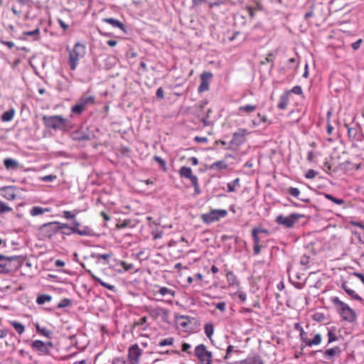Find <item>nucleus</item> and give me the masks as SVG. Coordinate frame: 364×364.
I'll return each instance as SVG.
<instances>
[{
  "instance_id": "f257e3e1",
  "label": "nucleus",
  "mask_w": 364,
  "mask_h": 364,
  "mask_svg": "<svg viewBox=\"0 0 364 364\" xmlns=\"http://www.w3.org/2000/svg\"><path fill=\"white\" fill-rule=\"evenodd\" d=\"M63 228L59 223L53 222L46 223L39 228V232L41 237L44 238H50Z\"/></svg>"
},
{
  "instance_id": "f03ea898",
  "label": "nucleus",
  "mask_w": 364,
  "mask_h": 364,
  "mask_svg": "<svg viewBox=\"0 0 364 364\" xmlns=\"http://www.w3.org/2000/svg\"><path fill=\"white\" fill-rule=\"evenodd\" d=\"M334 303L337 305L339 314L342 318L347 321H353L355 318L354 311L345 303L338 299L334 300Z\"/></svg>"
},
{
  "instance_id": "7ed1b4c3",
  "label": "nucleus",
  "mask_w": 364,
  "mask_h": 364,
  "mask_svg": "<svg viewBox=\"0 0 364 364\" xmlns=\"http://www.w3.org/2000/svg\"><path fill=\"white\" fill-rule=\"evenodd\" d=\"M247 134V131L245 129H240L235 132L229 144V146L227 149L232 150L237 149L240 145L245 142Z\"/></svg>"
},
{
  "instance_id": "20e7f679",
  "label": "nucleus",
  "mask_w": 364,
  "mask_h": 364,
  "mask_svg": "<svg viewBox=\"0 0 364 364\" xmlns=\"http://www.w3.org/2000/svg\"><path fill=\"white\" fill-rule=\"evenodd\" d=\"M227 215L228 212L226 210L215 209L208 213L202 214L200 218L205 223L209 224L225 218Z\"/></svg>"
},
{
  "instance_id": "39448f33",
  "label": "nucleus",
  "mask_w": 364,
  "mask_h": 364,
  "mask_svg": "<svg viewBox=\"0 0 364 364\" xmlns=\"http://www.w3.org/2000/svg\"><path fill=\"white\" fill-rule=\"evenodd\" d=\"M70 55V63L72 70H75L77 61L82 58L85 53L84 47H71L68 49Z\"/></svg>"
},
{
  "instance_id": "423d86ee",
  "label": "nucleus",
  "mask_w": 364,
  "mask_h": 364,
  "mask_svg": "<svg viewBox=\"0 0 364 364\" xmlns=\"http://www.w3.org/2000/svg\"><path fill=\"white\" fill-rule=\"evenodd\" d=\"M195 355L203 364H212V353L207 350L203 344L196 347Z\"/></svg>"
},
{
  "instance_id": "0eeeda50",
  "label": "nucleus",
  "mask_w": 364,
  "mask_h": 364,
  "mask_svg": "<svg viewBox=\"0 0 364 364\" xmlns=\"http://www.w3.org/2000/svg\"><path fill=\"white\" fill-rule=\"evenodd\" d=\"M303 218V215L299 213H292L289 216L278 215L276 222L279 225H284L286 228H291L295 223L300 218Z\"/></svg>"
},
{
  "instance_id": "6e6552de",
  "label": "nucleus",
  "mask_w": 364,
  "mask_h": 364,
  "mask_svg": "<svg viewBox=\"0 0 364 364\" xmlns=\"http://www.w3.org/2000/svg\"><path fill=\"white\" fill-rule=\"evenodd\" d=\"M95 103V98L92 96L82 97L78 102L72 107L71 112L74 114H80L90 105Z\"/></svg>"
},
{
  "instance_id": "1a4fd4ad",
  "label": "nucleus",
  "mask_w": 364,
  "mask_h": 364,
  "mask_svg": "<svg viewBox=\"0 0 364 364\" xmlns=\"http://www.w3.org/2000/svg\"><path fill=\"white\" fill-rule=\"evenodd\" d=\"M46 124L53 129H63L66 126V120L61 116L44 117Z\"/></svg>"
},
{
  "instance_id": "9d476101",
  "label": "nucleus",
  "mask_w": 364,
  "mask_h": 364,
  "mask_svg": "<svg viewBox=\"0 0 364 364\" xmlns=\"http://www.w3.org/2000/svg\"><path fill=\"white\" fill-rule=\"evenodd\" d=\"M31 347L33 350L39 352L43 355H48L53 348V343L51 341L43 342L39 340H36L32 342Z\"/></svg>"
},
{
  "instance_id": "9b49d317",
  "label": "nucleus",
  "mask_w": 364,
  "mask_h": 364,
  "mask_svg": "<svg viewBox=\"0 0 364 364\" xmlns=\"http://www.w3.org/2000/svg\"><path fill=\"white\" fill-rule=\"evenodd\" d=\"M142 350L137 344L132 345L128 350V360L130 364H139Z\"/></svg>"
},
{
  "instance_id": "f8f14e48",
  "label": "nucleus",
  "mask_w": 364,
  "mask_h": 364,
  "mask_svg": "<svg viewBox=\"0 0 364 364\" xmlns=\"http://www.w3.org/2000/svg\"><path fill=\"white\" fill-rule=\"evenodd\" d=\"M213 77V74L210 72H205L200 75L201 83L198 87L200 92L207 91L209 89V82Z\"/></svg>"
},
{
  "instance_id": "ddd939ff",
  "label": "nucleus",
  "mask_w": 364,
  "mask_h": 364,
  "mask_svg": "<svg viewBox=\"0 0 364 364\" xmlns=\"http://www.w3.org/2000/svg\"><path fill=\"white\" fill-rule=\"evenodd\" d=\"M1 196L8 200H14L16 198V188L14 186L1 188Z\"/></svg>"
},
{
  "instance_id": "4468645a",
  "label": "nucleus",
  "mask_w": 364,
  "mask_h": 364,
  "mask_svg": "<svg viewBox=\"0 0 364 364\" xmlns=\"http://www.w3.org/2000/svg\"><path fill=\"white\" fill-rule=\"evenodd\" d=\"M181 177H184L191 180V183H196L198 178L193 174L192 169L190 167L183 166L179 171Z\"/></svg>"
},
{
  "instance_id": "2eb2a0df",
  "label": "nucleus",
  "mask_w": 364,
  "mask_h": 364,
  "mask_svg": "<svg viewBox=\"0 0 364 364\" xmlns=\"http://www.w3.org/2000/svg\"><path fill=\"white\" fill-rule=\"evenodd\" d=\"M15 259V257H5L0 255V267L5 272H9L11 269V262Z\"/></svg>"
},
{
  "instance_id": "dca6fc26",
  "label": "nucleus",
  "mask_w": 364,
  "mask_h": 364,
  "mask_svg": "<svg viewBox=\"0 0 364 364\" xmlns=\"http://www.w3.org/2000/svg\"><path fill=\"white\" fill-rule=\"evenodd\" d=\"M74 226L71 228V230L73 232L77 233L80 235H91L92 230L88 226L84 227L82 229H80V223L75 220L73 222Z\"/></svg>"
},
{
  "instance_id": "f3484780",
  "label": "nucleus",
  "mask_w": 364,
  "mask_h": 364,
  "mask_svg": "<svg viewBox=\"0 0 364 364\" xmlns=\"http://www.w3.org/2000/svg\"><path fill=\"white\" fill-rule=\"evenodd\" d=\"M301 336L302 337L303 341L305 343L306 346L311 347L313 346H318L321 343L322 338L321 336L319 333L316 334L313 339L310 340L306 338H305L303 336V333H301Z\"/></svg>"
},
{
  "instance_id": "a211bd4d",
  "label": "nucleus",
  "mask_w": 364,
  "mask_h": 364,
  "mask_svg": "<svg viewBox=\"0 0 364 364\" xmlns=\"http://www.w3.org/2000/svg\"><path fill=\"white\" fill-rule=\"evenodd\" d=\"M190 323L191 321L187 316H178L176 317V323L178 328L185 330Z\"/></svg>"
},
{
  "instance_id": "6ab92c4d",
  "label": "nucleus",
  "mask_w": 364,
  "mask_h": 364,
  "mask_svg": "<svg viewBox=\"0 0 364 364\" xmlns=\"http://www.w3.org/2000/svg\"><path fill=\"white\" fill-rule=\"evenodd\" d=\"M342 288L353 299L362 301L361 297L356 293L355 290L350 289L346 282H343L342 284Z\"/></svg>"
},
{
  "instance_id": "aec40b11",
  "label": "nucleus",
  "mask_w": 364,
  "mask_h": 364,
  "mask_svg": "<svg viewBox=\"0 0 364 364\" xmlns=\"http://www.w3.org/2000/svg\"><path fill=\"white\" fill-rule=\"evenodd\" d=\"M102 22L108 23L111 25L113 28H117L121 30H124V24L119 21V20L112 18H102Z\"/></svg>"
},
{
  "instance_id": "412c9836",
  "label": "nucleus",
  "mask_w": 364,
  "mask_h": 364,
  "mask_svg": "<svg viewBox=\"0 0 364 364\" xmlns=\"http://www.w3.org/2000/svg\"><path fill=\"white\" fill-rule=\"evenodd\" d=\"M226 277L229 286L235 289H237L239 287V281L237 280V277L232 272L227 273Z\"/></svg>"
},
{
  "instance_id": "4be33fe9",
  "label": "nucleus",
  "mask_w": 364,
  "mask_h": 364,
  "mask_svg": "<svg viewBox=\"0 0 364 364\" xmlns=\"http://www.w3.org/2000/svg\"><path fill=\"white\" fill-rule=\"evenodd\" d=\"M49 211L50 210L48 208H43L40 206H34L31 209L30 213L33 217H36Z\"/></svg>"
},
{
  "instance_id": "5701e85b",
  "label": "nucleus",
  "mask_w": 364,
  "mask_h": 364,
  "mask_svg": "<svg viewBox=\"0 0 364 364\" xmlns=\"http://www.w3.org/2000/svg\"><path fill=\"white\" fill-rule=\"evenodd\" d=\"M4 166L7 169H16L18 166V162L12 159H5L4 161Z\"/></svg>"
},
{
  "instance_id": "b1692460",
  "label": "nucleus",
  "mask_w": 364,
  "mask_h": 364,
  "mask_svg": "<svg viewBox=\"0 0 364 364\" xmlns=\"http://www.w3.org/2000/svg\"><path fill=\"white\" fill-rule=\"evenodd\" d=\"M14 114H15V112H14V109H13L5 112L1 115L2 121H4V122H10V121H11L13 119L14 117Z\"/></svg>"
},
{
  "instance_id": "393cba45",
  "label": "nucleus",
  "mask_w": 364,
  "mask_h": 364,
  "mask_svg": "<svg viewBox=\"0 0 364 364\" xmlns=\"http://www.w3.org/2000/svg\"><path fill=\"white\" fill-rule=\"evenodd\" d=\"M257 107L252 105H246L238 108L240 112L251 113L256 110Z\"/></svg>"
},
{
  "instance_id": "a878e982",
  "label": "nucleus",
  "mask_w": 364,
  "mask_h": 364,
  "mask_svg": "<svg viewBox=\"0 0 364 364\" xmlns=\"http://www.w3.org/2000/svg\"><path fill=\"white\" fill-rule=\"evenodd\" d=\"M289 103V97L287 95H284L281 96L279 102L278 104V107L280 109H284L287 108Z\"/></svg>"
},
{
  "instance_id": "bb28decb",
  "label": "nucleus",
  "mask_w": 364,
  "mask_h": 364,
  "mask_svg": "<svg viewBox=\"0 0 364 364\" xmlns=\"http://www.w3.org/2000/svg\"><path fill=\"white\" fill-rule=\"evenodd\" d=\"M204 330H205V335L207 336V337L209 339H211L212 336L213 335V333H214L213 325L210 323H206L204 326Z\"/></svg>"
},
{
  "instance_id": "cd10ccee",
  "label": "nucleus",
  "mask_w": 364,
  "mask_h": 364,
  "mask_svg": "<svg viewBox=\"0 0 364 364\" xmlns=\"http://www.w3.org/2000/svg\"><path fill=\"white\" fill-rule=\"evenodd\" d=\"M10 323L19 334H22L24 332L25 327L21 323L17 321H11Z\"/></svg>"
},
{
  "instance_id": "c85d7f7f",
  "label": "nucleus",
  "mask_w": 364,
  "mask_h": 364,
  "mask_svg": "<svg viewBox=\"0 0 364 364\" xmlns=\"http://www.w3.org/2000/svg\"><path fill=\"white\" fill-rule=\"evenodd\" d=\"M324 197L326 199H328L338 205H343L344 203V200L343 199L336 198L330 194L325 193Z\"/></svg>"
},
{
  "instance_id": "c756f323",
  "label": "nucleus",
  "mask_w": 364,
  "mask_h": 364,
  "mask_svg": "<svg viewBox=\"0 0 364 364\" xmlns=\"http://www.w3.org/2000/svg\"><path fill=\"white\" fill-rule=\"evenodd\" d=\"M51 296L49 295H40L38 296L36 299V302L38 304H43L46 302L50 301L51 300Z\"/></svg>"
},
{
  "instance_id": "7c9ffc66",
  "label": "nucleus",
  "mask_w": 364,
  "mask_h": 364,
  "mask_svg": "<svg viewBox=\"0 0 364 364\" xmlns=\"http://www.w3.org/2000/svg\"><path fill=\"white\" fill-rule=\"evenodd\" d=\"M159 292L162 296L171 295L174 296L175 295V292L173 290L168 289L167 287H161L159 290Z\"/></svg>"
},
{
  "instance_id": "2f4dec72",
  "label": "nucleus",
  "mask_w": 364,
  "mask_h": 364,
  "mask_svg": "<svg viewBox=\"0 0 364 364\" xmlns=\"http://www.w3.org/2000/svg\"><path fill=\"white\" fill-rule=\"evenodd\" d=\"M340 353V348L335 347L326 350L325 354L329 357H333Z\"/></svg>"
},
{
  "instance_id": "473e14b6",
  "label": "nucleus",
  "mask_w": 364,
  "mask_h": 364,
  "mask_svg": "<svg viewBox=\"0 0 364 364\" xmlns=\"http://www.w3.org/2000/svg\"><path fill=\"white\" fill-rule=\"evenodd\" d=\"M36 329L39 333L43 335L44 336L47 337V338H50L52 334L50 331H49L45 328H41L38 326H36Z\"/></svg>"
},
{
  "instance_id": "72a5a7b5",
  "label": "nucleus",
  "mask_w": 364,
  "mask_h": 364,
  "mask_svg": "<svg viewBox=\"0 0 364 364\" xmlns=\"http://www.w3.org/2000/svg\"><path fill=\"white\" fill-rule=\"evenodd\" d=\"M12 208L6 205L5 203L0 201V214L11 212Z\"/></svg>"
},
{
  "instance_id": "f704fd0d",
  "label": "nucleus",
  "mask_w": 364,
  "mask_h": 364,
  "mask_svg": "<svg viewBox=\"0 0 364 364\" xmlns=\"http://www.w3.org/2000/svg\"><path fill=\"white\" fill-rule=\"evenodd\" d=\"M348 129V135L350 139L352 140H354L356 138L357 136V130L355 128L349 127L348 126H346Z\"/></svg>"
},
{
  "instance_id": "c9c22d12",
  "label": "nucleus",
  "mask_w": 364,
  "mask_h": 364,
  "mask_svg": "<svg viewBox=\"0 0 364 364\" xmlns=\"http://www.w3.org/2000/svg\"><path fill=\"white\" fill-rule=\"evenodd\" d=\"M174 339L173 338H168L161 341L159 343V346H172L173 344Z\"/></svg>"
},
{
  "instance_id": "e433bc0d",
  "label": "nucleus",
  "mask_w": 364,
  "mask_h": 364,
  "mask_svg": "<svg viewBox=\"0 0 364 364\" xmlns=\"http://www.w3.org/2000/svg\"><path fill=\"white\" fill-rule=\"evenodd\" d=\"M95 279H96L102 286L107 288L109 290H112V291H114L115 289V287L114 285H112V284H107L105 282H103L101 279L100 278H97V277H94Z\"/></svg>"
},
{
  "instance_id": "4c0bfd02",
  "label": "nucleus",
  "mask_w": 364,
  "mask_h": 364,
  "mask_svg": "<svg viewBox=\"0 0 364 364\" xmlns=\"http://www.w3.org/2000/svg\"><path fill=\"white\" fill-rule=\"evenodd\" d=\"M229 2V0H213L210 3V7L219 6Z\"/></svg>"
},
{
  "instance_id": "58836bf2",
  "label": "nucleus",
  "mask_w": 364,
  "mask_h": 364,
  "mask_svg": "<svg viewBox=\"0 0 364 364\" xmlns=\"http://www.w3.org/2000/svg\"><path fill=\"white\" fill-rule=\"evenodd\" d=\"M39 33H40V30L38 28H36L32 31L25 32L24 35L28 36H32V37H33L34 39H37L38 38Z\"/></svg>"
},
{
  "instance_id": "ea45409f",
  "label": "nucleus",
  "mask_w": 364,
  "mask_h": 364,
  "mask_svg": "<svg viewBox=\"0 0 364 364\" xmlns=\"http://www.w3.org/2000/svg\"><path fill=\"white\" fill-rule=\"evenodd\" d=\"M227 167V165L223 161H218L214 164H213L210 166L211 168H225Z\"/></svg>"
},
{
  "instance_id": "a19ab883",
  "label": "nucleus",
  "mask_w": 364,
  "mask_h": 364,
  "mask_svg": "<svg viewBox=\"0 0 364 364\" xmlns=\"http://www.w3.org/2000/svg\"><path fill=\"white\" fill-rule=\"evenodd\" d=\"M253 233H254L255 240V247H254V250H255L256 254H258L260 252V247L259 245V239H258L257 236L256 235V231L255 230L253 231Z\"/></svg>"
},
{
  "instance_id": "79ce46f5",
  "label": "nucleus",
  "mask_w": 364,
  "mask_h": 364,
  "mask_svg": "<svg viewBox=\"0 0 364 364\" xmlns=\"http://www.w3.org/2000/svg\"><path fill=\"white\" fill-rule=\"evenodd\" d=\"M288 193L291 195L292 196H294V197H299V194H300V191L298 188H289L288 189Z\"/></svg>"
},
{
  "instance_id": "37998d69",
  "label": "nucleus",
  "mask_w": 364,
  "mask_h": 364,
  "mask_svg": "<svg viewBox=\"0 0 364 364\" xmlns=\"http://www.w3.org/2000/svg\"><path fill=\"white\" fill-rule=\"evenodd\" d=\"M120 264L122 266V267L124 268V269L125 271H129V270L133 269L132 264H128L126 262L122 261L120 262Z\"/></svg>"
},
{
  "instance_id": "c03bdc74",
  "label": "nucleus",
  "mask_w": 364,
  "mask_h": 364,
  "mask_svg": "<svg viewBox=\"0 0 364 364\" xmlns=\"http://www.w3.org/2000/svg\"><path fill=\"white\" fill-rule=\"evenodd\" d=\"M215 307L219 309L220 311H221L222 312H224L225 311V308H226V304L225 302H220V303H218L216 304L215 305Z\"/></svg>"
},
{
  "instance_id": "a18cd8bd",
  "label": "nucleus",
  "mask_w": 364,
  "mask_h": 364,
  "mask_svg": "<svg viewBox=\"0 0 364 364\" xmlns=\"http://www.w3.org/2000/svg\"><path fill=\"white\" fill-rule=\"evenodd\" d=\"M63 215L66 219H75V215L73 214L71 212L68 211V210H65L63 212Z\"/></svg>"
},
{
  "instance_id": "49530a36",
  "label": "nucleus",
  "mask_w": 364,
  "mask_h": 364,
  "mask_svg": "<svg viewBox=\"0 0 364 364\" xmlns=\"http://www.w3.org/2000/svg\"><path fill=\"white\" fill-rule=\"evenodd\" d=\"M328 343L333 342L336 340V336L333 332H332L331 331H328Z\"/></svg>"
},
{
  "instance_id": "de8ad7c7",
  "label": "nucleus",
  "mask_w": 364,
  "mask_h": 364,
  "mask_svg": "<svg viewBox=\"0 0 364 364\" xmlns=\"http://www.w3.org/2000/svg\"><path fill=\"white\" fill-rule=\"evenodd\" d=\"M290 92L295 93L296 95H301L302 93V90H301V87L295 86L291 89V90Z\"/></svg>"
},
{
  "instance_id": "09e8293b",
  "label": "nucleus",
  "mask_w": 364,
  "mask_h": 364,
  "mask_svg": "<svg viewBox=\"0 0 364 364\" xmlns=\"http://www.w3.org/2000/svg\"><path fill=\"white\" fill-rule=\"evenodd\" d=\"M154 160L161 164L166 169V161L159 156H155Z\"/></svg>"
},
{
  "instance_id": "8fccbe9b",
  "label": "nucleus",
  "mask_w": 364,
  "mask_h": 364,
  "mask_svg": "<svg viewBox=\"0 0 364 364\" xmlns=\"http://www.w3.org/2000/svg\"><path fill=\"white\" fill-rule=\"evenodd\" d=\"M316 176V172L314 170H309L306 173V178H313Z\"/></svg>"
},
{
  "instance_id": "3c124183",
  "label": "nucleus",
  "mask_w": 364,
  "mask_h": 364,
  "mask_svg": "<svg viewBox=\"0 0 364 364\" xmlns=\"http://www.w3.org/2000/svg\"><path fill=\"white\" fill-rule=\"evenodd\" d=\"M112 364H126L123 358H117L113 360Z\"/></svg>"
},
{
  "instance_id": "603ef678",
  "label": "nucleus",
  "mask_w": 364,
  "mask_h": 364,
  "mask_svg": "<svg viewBox=\"0 0 364 364\" xmlns=\"http://www.w3.org/2000/svg\"><path fill=\"white\" fill-rule=\"evenodd\" d=\"M56 178V176L52 175L45 176L42 178V180L44 181H52Z\"/></svg>"
},
{
  "instance_id": "864d4df0",
  "label": "nucleus",
  "mask_w": 364,
  "mask_h": 364,
  "mask_svg": "<svg viewBox=\"0 0 364 364\" xmlns=\"http://www.w3.org/2000/svg\"><path fill=\"white\" fill-rule=\"evenodd\" d=\"M58 23H59V24H60V26H61V28H62L64 31H65V30H67V29L68 28V27H69V26H68V24H66V23H65L63 20H61V19H58Z\"/></svg>"
},
{
  "instance_id": "5fc2aeb1",
  "label": "nucleus",
  "mask_w": 364,
  "mask_h": 364,
  "mask_svg": "<svg viewBox=\"0 0 364 364\" xmlns=\"http://www.w3.org/2000/svg\"><path fill=\"white\" fill-rule=\"evenodd\" d=\"M247 11L248 12L250 17L252 18L255 16V9L252 7L248 6L247 8Z\"/></svg>"
},
{
  "instance_id": "6e6d98bb",
  "label": "nucleus",
  "mask_w": 364,
  "mask_h": 364,
  "mask_svg": "<svg viewBox=\"0 0 364 364\" xmlns=\"http://www.w3.org/2000/svg\"><path fill=\"white\" fill-rule=\"evenodd\" d=\"M195 140L199 143H206L208 141V139L206 137L196 136Z\"/></svg>"
},
{
  "instance_id": "4d7b16f0",
  "label": "nucleus",
  "mask_w": 364,
  "mask_h": 364,
  "mask_svg": "<svg viewBox=\"0 0 364 364\" xmlns=\"http://www.w3.org/2000/svg\"><path fill=\"white\" fill-rule=\"evenodd\" d=\"M257 116L259 118L260 122L265 123L268 121L267 117L265 115H262L261 114H258Z\"/></svg>"
},
{
  "instance_id": "13d9d810",
  "label": "nucleus",
  "mask_w": 364,
  "mask_h": 364,
  "mask_svg": "<svg viewBox=\"0 0 364 364\" xmlns=\"http://www.w3.org/2000/svg\"><path fill=\"white\" fill-rule=\"evenodd\" d=\"M192 184L194 186L196 193H197V194L200 193V188H199V184H198V179L196 180V184L194 183H192Z\"/></svg>"
},
{
  "instance_id": "bf43d9fd",
  "label": "nucleus",
  "mask_w": 364,
  "mask_h": 364,
  "mask_svg": "<svg viewBox=\"0 0 364 364\" xmlns=\"http://www.w3.org/2000/svg\"><path fill=\"white\" fill-rule=\"evenodd\" d=\"M156 95L160 97V98H163L164 97V90L161 87H159L157 91H156Z\"/></svg>"
},
{
  "instance_id": "052dcab7",
  "label": "nucleus",
  "mask_w": 364,
  "mask_h": 364,
  "mask_svg": "<svg viewBox=\"0 0 364 364\" xmlns=\"http://www.w3.org/2000/svg\"><path fill=\"white\" fill-rule=\"evenodd\" d=\"M205 1V0H192L193 5L195 6H199Z\"/></svg>"
},
{
  "instance_id": "680f3d73",
  "label": "nucleus",
  "mask_w": 364,
  "mask_h": 364,
  "mask_svg": "<svg viewBox=\"0 0 364 364\" xmlns=\"http://www.w3.org/2000/svg\"><path fill=\"white\" fill-rule=\"evenodd\" d=\"M238 297L242 301H245L246 300V294L244 292H239Z\"/></svg>"
},
{
  "instance_id": "e2e57ef3",
  "label": "nucleus",
  "mask_w": 364,
  "mask_h": 364,
  "mask_svg": "<svg viewBox=\"0 0 364 364\" xmlns=\"http://www.w3.org/2000/svg\"><path fill=\"white\" fill-rule=\"evenodd\" d=\"M111 256H112V254H103V255H98L97 257L99 259H106L107 258H109Z\"/></svg>"
},
{
  "instance_id": "0e129e2a",
  "label": "nucleus",
  "mask_w": 364,
  "mask_h": 364,
  "mask_svg": "<svg viewBox=\"0 0 364 364\" xmlns=\"http://www.w3.org/2000/svg\"><path fill=\"white\" fill-rule=\"evenodd\" d=\"M314 16V11L312 10H311L310 11L307 12L306 14H305V19H309V18L311 17H313Z\"/></svg>"
},
{
  "instance_id": "69168bd1",
  "label": "nucleus",
  "mask_w": 364,
  "mask_h": 364,
  "mask_svg": "<svg viewBox=\"0 0 364 364\" xmlns=\"http://www.w3.org/2000/svg\"><path fill=\"white\" fill-rule=\"evenodd\" d=\"M191 348V346L186 343L182 344V350L187 351Z\"/></svg>"
},
{
  "instance_id": "338daca9",
  "label": "nucleus",
  "mask_w": 364,
  "mask_h": 364,
  "mask_svg": "<svg viewBox=\"0 0 364 364\" xmlns=\"http://www.w3.org/2000/svg\"><path fill=\"white\" fill-rule=\"evenodd\" d=\"M55 265L57 267H63L65 265V262L62 260L58 259L55 261Z\"/></svg>"
},
{
  "instance_id": "774afa93",
  "label": "nucleus",
  "mask_w": 364,
  "mask_h": 364,
  "mask_svg": "<svg viewBox=\"0 0 364 364\" xmlns=\"http://www.w3.org/2000/svg\"><path fill=\"white\" fill-rule=\"evenodd\" d=\"M101 215H102V216L103 217V218H104L105 220H107V221H108V220H110L109 216L107 213H105V212H102V213H101Z\"/></svg>"
}]
</instances>
